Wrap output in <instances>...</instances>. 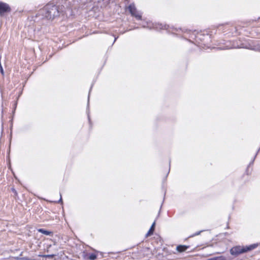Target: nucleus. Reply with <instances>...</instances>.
Here are the masks:
<instances>
[{"instance_id": "obj_2", "label": "nucleus", "mask_w": 260, "mask_h": 260, "mask_svg": "<svg viewBox=\"0 0 260 260\" xmlns=\"http://www.w3.org/2000/svg\"><path fill=\"white\" fill-rule=\"evenodd\" d=\"M255 247V245H250L246 247L241 246H236L230 250V253L233 255H238L240 254L250 251Z\"/></svg>"}, {"instance_id": "obj_5", "label": "nucleus", "mask_w": 260, "mask_h": 260, "mask_svg": "<svg viewBox=\"0 0 260 260\" xmlns=\"http://www.w3.org/2000/svg\"><path fill=\"white\" fill-rule=\"evenodd\" d=\"M155 222L154 221L152 225L151 226L149 230L148 231V232H147V233L146 234V237H149V236H150L151 235H152L154 232V228H155Z\"/></svg>"}, {"instance_id": "obj_12", "label": "nucleus", "mask_w": 260, "mask_h": 260, "mask_svg": "<svg viewBox=\"0 0 260 260\" xmlns=\"http://www.w3.org/2000/svg\"><path fill=\"white\" fill-rule=\"evenodd\" d=\"M201 232H201H198V233H196V234H194V236H196V235H199V234H200V233Z\"/></svg>"}, {"instance_id": "obj_10", "label": "nucleus", "mask_w": 260, "mask_h": 260, "mask_svg": "<svg viewBox=\"0 0 260 260\" xmlns=\"http://www.w3.org/2000/svg\"><path fill=\"white\" fill-rule=\"evenodd\" d=\"M179 245H177V246H176V250H177V251H178V252H179Z\"/></svg>"}, {"instance_id": "obj_6", "label": "nucleus", "mask_w": 260, "mask_h": 260, "mask_svg": "<svg viewBox=\"0 0 260 260\" xmlns=\"http://www.w3.org/2000/svg\"><path fill=\"white\" fill-rule=\"evenodd\" d=\"M38 231L40 233H41L45 235H50L52 234V232L47 231V230H45L43 229H40L38 230Z\"/></svg>"}, {"instance_id": "obj_8", "label": "nucleus", "mask_w": 260, "mask_h": 260, "mask_svg": "<svg viewBox=\"0 0 260 260\" xmlns=\"http://www.w3.org/2000/svg\"><path fill=\"white\" fill-rule=\"evenodd\" d=\"M89 258L90 260H95L96 258V255L94 254H92L89 256Z\"/></svg>"}, {"instance_id": "obj_7", "label": "nucleus", "mask_w": 260, "mask_h": 260, "mask_svg": "<svg viewBox=\"0 0 260 260\" xmlns=\"http://www.w3.org/2000/svg\"><path fill=\"white\" fill-rule=\"evenodd\" d=\"M188 247H189L187 246L180 245V248H179L180 252H182L185 251Z\"/></svg>"}, {"instance_id": "obj_11", "label": "nucleus", "mask_w": 260, "mask_h": 260, "mask_svg": "<svg viewBox=\"0 0 260 260\" xmlns=\"http://www.w3.org/2000/svg\"><path fill=\"white\" fill-rule=\"evenodd\" d=\"M62 199H61V198H60V200H59V203H62Z\"/></svg>"}, {"instance_id": "obj_9", "label": "nucleus", "mask_w": 260, "mask_h": 260, "mask_svg": "<svg viewBox=\"0 0 260 260\" xmlns=\"http://www.w3.org/2000/svg\"><path fill=\"white\" fill-rule=\"evenodd\" d=\"M0 68H1V73L2 74H4V71H3V68H2V66L1 65H0Z\"/></svg>"}, {"instance_id": "obj_1", "label": "nucleus", "mask_w": 260, "mask_h": 260, "mask_svg": "<svg viewBox=\"0 0 260 260\" xmlns=\"http://www.w3.org/2000/svg\"><path fill=\"white\" fill-rule=\"evenodd\" d=\"M44 15L48 19H53L59 14V11L57 6L48 4L45 7Z\"/></svg>"}, {"instance_id": "obj_4", "label": "nucleus", "mask_w": 260, "mask_h": 260, "mask_svg": "<svg viewBox=\"0 0 260 260\" xmlns=\"http://www.w3.org/2000/svg\"><path fill=\"white\" fill-rule=\"evenodd\" d=\"M128 9L129 11V12L131 13V14L133 15V16H136V12H137V10H136V8L135 6V5L134 4H131L128 7Z\"/></svg>"}, {"instance_id": "obj_3", "label": "nucleus", "mask_w": 260, "mask_h": 260, "mask_svg": "<svg viewBox=\"0 0 260 260\" xmlns=\"http://www.w3.org/2000/svg\"><path fill=\"white\" fill-rule=\"evenodd\" d=\"M11 11V8L9 6L4 3L0 2V15L3 16L6 12H8Z\"/></svg>"}]
</instances>
